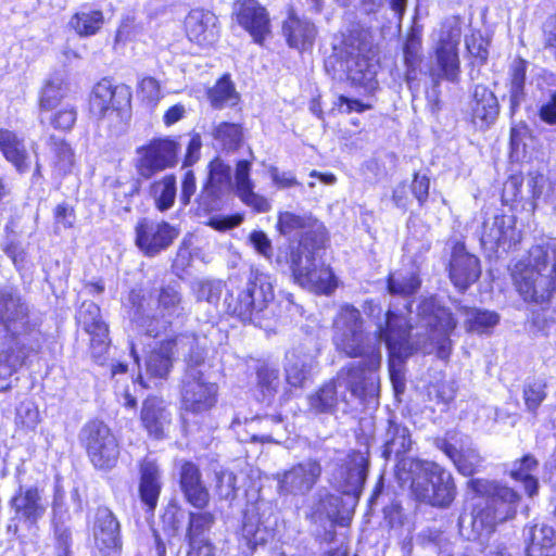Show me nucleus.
<instances>
[{"mask_svg": "<svg viewBox=\"0 0 556 556\" xmlns=\"http://www.w3.org/2000/svg\"><path fill=\"white\" fill-rule=\"evenodd\" d=\"M418 316L420 323L418 328L426 329L427 339L422 342L418 340L416 350H421L426 354L437 352L438 357L446 358L451 350L448 337L456 321L433 298L421 302ZM333 342L337 349L351 357H366V361L355 363L366 371H368L370 350L375 348L381 356L380 344L384 341L389 350V371L394 391L396 394L404 391L402 363L415 350L404 317L389 311L386 328L378 326L377 334L368 337L364 333L359 311L346 304L340 308L333 321Z\"/></svg>", "mask_w": 556, "mask_h": 556, "instance_id": "f257e3e1", "label": "nucleus"}, {"mask_svg": "<svg viewBox=\"0 0 556 556\" xmlns=\"http://www.w3.org/2000/svg\"><path fill=\"white\" fill-rule=\"evenodd\" d=\"M467 485L471 493V513L459 518L463 535L469 540L480 539L492 533L498 523L515 518L521 501L516 490L485 479H471Z\"/></svg>", "mask_w": 556, "mask_h": 556, "instance_id": "f03ea898", "label": "nucleus"}, {"mask_svg": "<svg viewBox=\"0 0 556 556\" xmlns=\"http://www.w3.org/2000/svg\"><path fill=\"white\" fill-rule=\"evenodd\" d=\"M511 278L526 302L545 303L556 291V240H542L513 268Z\"/></svg>", "mask_w": 556, "mask_h": 556, "instance_id": "7ed1b4c3", "label": "nucleus"}, {"mask_svg": "<svg viewBox=\"0 0 556 556\" xmlns=\"http://www.w3.org/2000/svg\"><path fill=\"white\" fill-rule=\"evenodd\" d=\"M28 306L16 289L0 287V378L11 377L23 364L25 352L20 337L26 332Z\"/></svg>", "mask_w": 556, "mask_h": 556, "instance_id": "20e7f679", "label": "nucleus"}, {"mask_svg": "<svg viewBox=\"0 0 556 556\" xmlns=\"http://www.w3.org/2000/svg\"><path fill=\"white\" fill-rule=\"evenodd\" d=\"M380 367V355L375 348L369 353L368 371L355 363L343 368L337 379L325 384L316 394L309 397L312 408L317 412H327L332 408L338 399L345 400V391L353 396L365 399L378 394L379 379L376 374Z\"/></svg>", "mask_w": 556, "mask_h": 556, "instance_id": "39448f33", "label": "nucleus"}, {"mask_svg": "<svg viewBox=\"0 0 556 556\" xmlns=\"http://www.w3.org/2000/svg\"><path fill=\"white\" fill-rule=\"evenodd\" d=\"M399 478L406 482L416 498L432 506L446 507L455 497L452 475L441 466L419 459H403L399 465Z\"/></svg>", "mask_w": 556, "mask_h": 556, "instance_id": "423d86ee", "label": "nucleus"}, {"mask_svg": "<svg viewBox=\"0 0 556 556\" xmlns=\"http://www.w3.org/2000/svg\"><path fill=\"white\" fill-rule=\"evenodd\" d=\"M130 102L131 91L127 86L102 78L91 89L89 111L108 126L121 128L129 117Z\"/></svg>", "mask_w": 556, "mask_h": 556, "instance_id": "0eeeda50", "label": "nucleus"}, {"mask_svg": "<svg viewBox=\"0 0 556 556\" xmlns=\"http://www.w3.org/2000/svg\"><path fill=\"white\" fill-rule=\"evenodd\" d=\"M277 230L285 237L298 241V247H290L292 252L303 255L319 249L326 240V228L321 222L309 213L282 211L278 213Z\"/></svg>", "mask_w": 556, "mask_h": 556, "instance_id": "6e6552de", "label": "nucleus"}, {"mask_svg": "<svg viewBox=\"0 0 556 556\" xmlns=\"http://www.w3.org/2000/svg\"><path fill=\"white\" fill-rule=\"evenodd\" d=\"M314 251L303 255L292 252L287 263H290L293 278L301 287L315 293L330 294L338 286L337 279L330 267L316 263Z\"/></svg>", "mask_w": 556, "mask_h": 556, "instance_id": "1a4fd4ad", "label": "nucleus"}, {"mask_svg": "<svg viewBox=\"0 0 556 556\" xmlns=\"http://www.w3.org/2000/svg\"><path fill=\"white\" fill-rule=\"evenodd\" d=\"M218 395L216 383L207 381L195 368H189L182 381L181 408L184 418L188 415H203L211 410Z\"/></svg>", "mask_w": 556, "mask_h": 556, "instance_id": "9d476101", "label": "nucleus"}, {"mask_svg": "<svg viewBox=\"0 0 556 556\" xmlns=\"http://www.w3.org/2000/svg\"><path fill=\"white\" fill-rule=\"evenodd\" d=\"M88 456L96 468L110 469L115 466L119 447L115 435L101 421L88 424L81 434Z\"/></svg>", "mask_w": 556, "mask_h": 556, "instance_id": "9b49d317", "label": "nucleus"}, {"mask_svg": "<svg viewBox=\"0 0 556 556\" xmlns=\"http://www.w3.org/2000/svg\"><path fill=\"white\" fill-rule=\"evenodd\" d=\"M521 241V231L516 228L513 215L495 214L482 226L481 244L492 252H508Z\"/></svg>", "mask_w": 556, "mask_h": 556, "instance_id": "f8f14e48", "label": "nucleus"}, {"mask_svg": "<svg viewBox=\"0 0 556 556\" xmlns=\"http://www.w3.org/2000/svg\"><path fill=\"white\" fill-rule=\"evenodd\" d=\"M179 144L169 138L156 139L138 150L137 168L144 178L154 173L174 167L178 161Z\"/></svg>", "mask_w": 556, "mask_h": 556, "instance_id": "ddd939ff", "label": "nucleus"}, {"mask_svg": "<svg viewBox=\"0 0 556 556\" xmlns=\"http://www.w3.org/2000/svg\"><path fill=\"white\" fill-rule=\"evenodd\" d=\"M321 473L316 460H305L276 475L278 492L281 495H304L313 489Z\"/></svg>", "mask_w": 556, "mask_h": 556, "instance_id": "4468645a", "label": "nucleus"}, {"mask_svg": "<svg viewBox=\"0 0 556 556\" xmlns=\"http://www.w3.org/2000/svg\"><path fill=\"white\" fill-rule=\"evenodd\" d=\"M277 518L269 503L260 501L247 509L243 521V536L251 546L266 543L274 535Z\"/></svg>", "mask_w": 556, "mask_h": 556, "instance_id": "2eb2a0df", "label": "nucleus"}, {"mask_svg": "<svg viewBox=\"0 0 556 556\" xmlns=\"http://www.w3.org/2000/svg\"><path fill=\"white\" fill-rule=\"evenodd\" d=\"M93 547L100 556H121L119 522L108 508H99L92 527Z\"/></svg>", "mask_w": 556, "mask_h": 556, "instance_id": "dca6fc26", "label": "nucleus"}, {"mask_svg": "<svg viewBox=\"0 0 556 556\" xmlns=\"http://www.w3.org/2000/svg\"><path fill=\"white\" fill-rule=\"evenodd\" d=\"M236 22L247 30L256 43H262L270 31L266 9L256 0H239L232 11Z\"/></svg>", "mask_w": 556, "mask_h": 556, "instance_id": "f3484780", "label": "nucleus"}, {"mask_svg": "<svg viewBox=\"0 0 556 556\" xmlns=\"http://www.w3.org/2000/svg\"><path fill=\"white\" fill-rule=\"evenodd\" d=\"M184 25L188 39L200 47H211L219 37L218 17L210 10H191Z\"/></svg>", "mask_w": 556, "mask_h": 556, "instance_id": "a211bd4d", "label": "nucleus"}, {"mask_svg": "<svg viewBox=\"0 0 556 556\" xmlns=\"http://www.w3.org/2000/svg\"><path fill=\"white\" fill-rule=\"evenodd\" d=\"M274 299L270 277L258 270L252 271L245 289L239 295V315L262 311Z\"/></svg>", "mask_w": 556, "mask_h": 556, "instance_id": "6ab92c4d", "label": "nucleus"}, {"mask_svg": "<svg viewBox=\"0 0 556 556\" xmlns=\"http://www.w3.org/2000/svg\"><path fill=\"white\" fill-rule=\"evenodd\" d=\"M77 323L90 334L92 356L101 361L109 349V330L102 321L99 307L92 303H84L78 311Z\"/></svg>", "mask_w": 556, "mask_h": 556, "instance_id": "aec40b11", "label": "nucleus"}, {"mask_svg": "<svg viewBox=\"0 0 556 556\" xmlns=\"http://www.w3.org/2000/svg\"><path fill=\"white\" fill-rule=\"evenodd\" d=\"M136 243L147 255H154L167 248L178 236V230L167 223L142 219L136 227Z\"/></svg>", "mask_w": 556, "mask_h": 556, "instance_id": "412c9836", "label": "nucleus"}, {"mask_svg": "<svg viewBox=\"0 0 556 556\" xmlns=\"http://www.w3.org/2000/svg\"><path fill=\"white\" fill-rule=\"evenodd\" d=\"M191 341L192 339L188 337H177L155 343L146 358V371L149 378L165 379L180 345Z\"/></svg>", "mask_w": 556, "mask_h": 556, "instance_id": "4be33fe9", "label": "nucleus"}, {"mask_svg": "<svg viewBox=\"0 0 556 556\" xmlns=\"http://www.w3.org/2000/svg\"><path fill=\"white\" fill-rule=\"evenodd\" d=\"M479 260L468 253L463 243H456L452 251L450 277L459 290H465L480 276Z\"/></svg>", "mask_w": 556, "mask_h": 556, "instance_id": "5701e85b", "label": "nucleus"}, {"mask_svg": "<svg viewBox=\"0 0 556 556\" xmlns=\"http://www.w3.org/2000/svg\"><path fill=\"white\" fill-rule=\"evenodd\" d=\"M250 169L248 161L237 163L233 181L236 194L255 213H266L271 208L270 201L254 191L255 185L250 177Z\"/></svg>", "mask_w": 556, "mask_h": 556, "instance_id": "b1692460", "label": "nucleus"}, {"mask_svg": "<svg viewBox=\"0 0 556 556\" xmlns=\"http://www.w3.org/2000/svg\"><path fill=\"white\" fill-rule=\"evenodd\" d=\"M527 556H556V531L544 522H531L523 528Z\"/></svg>", "mask_w": 556, "mask_h": 556, "instance_id": "393cba45", "label": "nucleus"}, {"mask_svg": "<svg viewBox=\"0 0 556 556\" xmlns=\"http://www.w3.org/2000/svg\"><path fill=\"white\" fill-rule=\"evenodd\" d=\"M460 40V31L457 28H451L442 31L439 37L438 47L435 49L437 64L443 77L453 80L456 78L459 60L457 47Z\"/></svg>", "mask_w": 556, "mask_h": 556, "instance_id": "a878e982", "label": "nucleus"}, {"mask_svg": "<svg viewBox=\"0 0 556 556\" xmlns=\"http://www.w3.org/2000/svg\"><path fill=\"white\" fill-rule=\"evenodd\" d=\"M232 188L230 167L220 159L213 160L208 165V178L201 193L202 200L208 201L207 206L213 208L215 202Z\"/></svg>", "mask_w": 556, "mask_h": 556, "instance_id": "bb28decb", "label": "nucleus"}, {"mask_svg": "<svg viewBox=\"0 0 556 556\" xmlns=\"http://www.w3.org/2000/svg\"><path fill=\"white\" fill-rule=\"evenodd\" d=\"M213 521V516L210 513L190 514L188 556H214L212 545L204 539V533L210 530Z\"/></svg>", "mask_w": 556, "mask_h": 556, "instance_id": "cd10ccee", "label": "nucleus"}, {"mask_svg": "<svg viewBox=\"0 0 556 556\" xmlns=\"http://www.w3.org/2000/svg\"><path fill=\"white\" fill-rule=\"evenodd\" d=\"M341 70L346 72L348 77L357 85L371 87L377 74V62L368 55L350 52L345 60L340 63Z\"/></svg>", "mask_w": 556, "mask_h": 556, "instance_id": "c85d7f7f", "label": "nucleus"}, {"mask_svg": "<svg viewBox=\"0 0 556 556\" xmlns=\"http://www.w3.org/2000/svg\"><path fill=\"white\" fill-rule=\"evenodd\" d=\"M0 152L18 172H26L30 159L24 139L12 130L0 128Z\"/></svg>", "mask_w": 556, "mask_h": 556, "instance_id": "c756f323", "label": "nucleus"}, {"mask_svg": "<svg viewBox=\"0 0 556 556\" xmlns=\"http://www.w3.org/2000/svg\"><path fill=\"white\" fill-rule=\"evenodd\" d=\"M315 352L304 351L303 348H294L286 355L287 381L293 387H301L307 379L313 367Z\"/></svg>", "mask_w": 556, "mask_h": 556, "instance_id": "7c9ffc66", "label": "nucleus"}, {"mask_svg": "<svg viewBox=\"0 0 556 556\" xmlns=\"http://www.w3.org/2000/svg\"><path fill=\"white\" fill-rule=\"evenodd\" d=\"M283 34L290 47L305 50L312 47L316 29L311 22L300 18L291 11L283 24Z\"/></svg>", "mask_w": 556, "mask_h": 556, "instance_id": "2f4dec72", "label": "nucleus"}, {"mask_svg": "<svg viewBox=\"0 0 556 556\" xmlns=\"http://www.w3.org/2000/svg\"><path fill=\"white\" fill-rule=\"evenodd\" d=\"M180 485L187 501L198 508H203L208 502V492L201 482L199 469L191 463L181 467Z\"/></svg>", "mask_w": 556, "mask_h": 556, "instance_id": "473e14b6", "label": "nucleus"}, {"mask_svg": "<svg viewBox=\"0 0 556 556\" xmlns=\"http://www.w3.org/2000/svg\"><path fill=\"white\" fill-rule=\"evenodd\" d=\"M498 114L497 99L492 91L477 87L472 102V122L480 128L490 126Z\"/></svg>", "mask_w": 556, "mask_h": 556, "instance_id": "72a5a7b5", "label": "nucleus"}, {"mask_svg": "<svg viewBox=\"0 0 556 556\" xmlns=\"http://www.w3.org/2000/svg\"><path fill=\"white\" fill-rule=\"evenodd\" d=\"M539 466L538 460L532 455H525L520 459L513 462L506 469L507 475L523 485L528 496L532 497L538 493L539 482L534 472Z\"/></svg>", "mask_w": 556, "mask_h": 556, "instance_id": "f704fd0d", "label": "nucleus"}, {"mask_svg": "<svg viewBox=\"0 0 556 556\" xmlns=\"http://www.w3.org/2000/svg\"><path fill=\"white\" fill-rule=\"evenodd\" d=\"M168 421V414L163 401L157 397H149L143 402L141 422L150 435L161 438Z\"/></svg>", "mask_w": 556, "mask_h": 556, "instance_id": "c9c22d12", "label": "nucleus"}, {"mask_svg": "<svg viewBox=\"0 0 556 556\" xmlns=\"http://www.w3.org/2000/svg\"><path fill=\"white\" fill-rule=\"evenodd\" d=\"M140 496L150 510L156 506L161 491L160 470L151 459H144L140 468Z\"/></svg>", "mask_w": 556, "mask_h": 556, "instance_id": "e433bc0d", "label": "nucleus"}, {"mask_svg": "<svg viewBox=\"0 0 556 556\" xmlns=\"http://www.w3.org/2000/svg\"><path fill=\"white\" fill-rule=\"evenodd\" d=\"M13 505L17 513L22 514L27 520L35 522L43 515L46 505L36 488L21 490L14 496Z\"/></svg>", "mask_w": 556, "mask_h": 556, "instance_id": "4c0bfd02", "label": "nucleus"}, {"mask_svg": "<svg viewBox=\"0 0 556 556\" xmlns=\"http://www.w3.org/2000/svg\"><path fill=\"white\" fill-rule=\"evenodd\" d=\"M459 312L466 329L470 332L488 333L500 321L498 314L493 311L463 307Z\"/></svg>", "mask_w": 556, "mask_h": 556, "instance_id": "58836bf2", "label": "nucleus"}, {"mask_svg": "<svg viewBox=\"0 0 556 556\" xmlns=\"http://www.w3.org/2000/svg\"><path fill=\"white\" fill-rule=\"evenodd\" d=\"M444 453L453 460L458 471L464 476H471L477 472L483 463L482 457L475 448L467 447L460 451L447 444Z\"/></svg>", "mask_w": 556, "mask_h": 556, "instance_id": "ea45409f", "label": "nucleus"}, {"mask_svg": "<svg viewBox=\"0 0 556 556\" xmlns=\"http://www.w3.org/2000/svg\"><path fill=\"white\" fill-rule=\"evenodd\" d=\"M104 24V16L101 10L83 7L74 16L72 21V28L79 36L96 35Z\"/></svg>", "mask_w": 556, "mask_h": 556, "instance_id": "a19ab883", "label": "nucleus"}, {"mask_svg": "<svg viewBox=\"0 0 556 556\" xmlns=\"http://www.w3.org/2000/svg\"><path fill=\"white\" fill-rule=\"evenodd\" d=\"M67 93V76L66 73H54L45 86L40 106L43 110H53Z\"/></svg>", "mask_w": 556, "mask_h": 556, "instance_id": "79ce46f5", "label": "nucleus"}, {"mask_svg": "<svg viewBox=\"0 0 556 556\" xmlns=\"http://www.w3.org/2000/svg\"><path fill=\"white\" fill-rule=\"evenodd\" d=\"M151 194L159 211L164 212L174 205L176 198V178L166 175L151 186Z\"/></svg>", "mask_w": 556, "mask_h": 556, "instance_id": "37998d69", "label": "nucleus"}, {"mask_svg": "<svg viewBox=\"0 0 556 556\" xmlns=\"http://www.w3.org/2000/svg\"><path fill=\"white\" fill-rule=\"evenodd\" d=\"M420 287V280L414 269H401L390 275L388 288L392 294L408 296Z\"/></svg>", "mask_w": 556, "mask_h": 556, "instance_id": "c03bdc74", "label": "nucleus"}, {"mask_svg": "<svg viewBox=\"0 0 556 556\" xmlns=\"http://www.w3.org/2000/svg\"><path fill=\"white\" fill-rule=\"evenodd\" d=\"M207 96L212 106L216 109L235 105L239 100V94L228 75L218 79L215 86L208 90Z\"/></svg>", "mask_w": 556, "mask_h": 556, "instance_id": "a18cd8bd", "label": "nucleus"}, {"mask_svg": "<svg viewBox=\"0 0 556 556\" xmlns=\"http://www.w3.org/2000/svg\"><path fill=\"white\" fill-rule=\"evenodd\" d=\"M527 185L532 193L533 201L542 200L556 206V185L540 172H531Z\"/></svg>", "mask_w": 556, "mask_h": 556, "instance_id": "49530a36", "label": "nucleus"}, {"mask_svg": "<svg viewBox=\"0 0 556 556\" xmlns=\"http://www.w3.org/2000/svg\"><path fill=\"white\" fill-rule=\"evenodd\" d=\"M61 500L63 501V495H55L54 503H53V525L55 530V535L59 541V545L61 548L60 556H67L68 555V542H67V533L66 528H64V514L65 510L62 509L63 503H61Z\"/></svg>", "mask_w": 556, "mask_h": 556, "instance_id": "de8ad7c7", "label": "nucleus"}, {"mask_svg": "<svg viewBox=\"0 0 556 556\" xmlns=\"http://www.w3.org/2000/svg\"><path fill=\"white\" fill-rule=\"evenodd\" d=\"M532 141L529 130L525 125L514 126L510 131L511 156L517 161L527 156V148Z\"/></svg>", "mask_w": 556, "mask_h": 556, "instance_id": "09e8293b", "label": "nucleus"}, {"mask_svg": "<svg viewBox=\"0 0 556 556\" xmlns=\"http://www.w3.org/2000/svg\"><path fill=\"white\" fill-rule=\"evenodd\" d=\"M241 128L237 124L222 123L214 131V138L227 149L236 148L241 140Z\"/></svg>", "mask_w": 556, "mask_h": 556, "instance_id": "8fccbe9b", "label": "nucleus"}, {"mask_svg": "<svg viewBox=\"0 0 556 556\" xmlns=\"http://www.w3.org/2000/svg\"><path fill=\"white\" fill-rule=\"evenodd\" d=\"M384 514L391 529L394 530L399 536L408 535L412 532V526L405 519L402 508L399 505H390L386 508Z\"/></svg>", "mask_w": 556, "mask_h": 556, "instance_id": "3c124183", "label": "nucleus"}, {"mask_svg": "<svg viewBox=\"0 0 556 556\" xmlns=\"http://www.w3.org/2000/svg\"><path fill=\"white\" fill-rule=\"evenodd\" d=\"M546 384L543 380L527 382L523 389V399L530 410H535L546 396Z\"/></svg>", "mask_w": 556, "mask_h": 556, "instance_id": "603ef678", "label": "nucleus"}, {"mask_svg": "<svg viewBox=\"0 0 556 556\" xmlns=\"http://www.w3.org/2000/svg\"><path fill=\"white\" fill-rule=\"evenodd\" d=\"M365 480L364 473V458L361 455H356L353 460V466L348 471L346 485L343 490L344 493H351L362 486Z\"/></svg>", "mask_w": 556, "mask_h": 556, "instance_id": "864d4df0", "label": "nucleus"}, {"mask_svg": "<svg viewBox=\"0 0 556 556\" xmlns=\"http://www.w3.org/2000/svg\"><path fill=\"white\" fill-rule=\"evenodd\" d=\"M469 54L477 63H483L488 59L489 42L481 34H471L466 40Z\"/></svg>", "mask_w": 556, "mask_h": 556, "instance_id": "5fc2aeb1", "label": "nucleus"}, {"mask_svg": "<svg viewBox=\"0 0 556 556\" xmlns=\"http://www.w3.org/2000/svg\"><path fill=\"white\" fill-rule=\"evenodd\" d=\"M394 437L387 443V453L401 454L410 447L408 430L404 427H394Z\"/></svg>", "mask_w": 556, "mask_h": 556, "instance_id": "6e6d98bb", "label": "nucleus"}, {"mask_svg": "<svg viewBox=\"0 0 556 556\" xmlns=\"http://www.w3.org/2000/svg\"><path fill=\"white\" fill-rule=\"evenodd\" d=\"M338 498L334 496H327L316 510H313L309 517L314 521H321L324 518L329 519L330 521L334 520L336 517V507H337Z\"/></svg>", "mask_w": 556, "mask_h": 556, "instance_id": "4d7b16f0", "label": "nucleus"}, {"mask_svg": "<svg viewBox=\"0 0 556 556\" xmlns=\"http://www.w3.org/2000/svg\"><path fill=\"white\" fill-rule=\"evenodd\" d=\"M257 376L265 395H270L279 383L278 371L274 368L263 367L258 370Z\"/></svg>", "mask_w": 556, "mask_h": 556, "instance_id": "13d9d810", "label": "nucleus"}, {"mask_svg": "<svg viewBox=\"0 0 556 556\" xmlns=\"http://www.w3.org/2000/svg\"><path fill=\"white\" fill-rule=\"evenodd\" d=\"M137 33L135 18L128 15L122 20L121 25L117 28L115 43L118 45L130 41L136 37Z\"/></svg>", "mask_w": 556, "mask_h": 556, "instance_id": "bf43d9fd", "label": "nucleus"}, {"mask_svg": "<svg viewBox=\"0 0 556 556\" xmlns=\"http://www.w3.org/2000/svg\"><path fill=\"white\" fill-rule=\"evenodd\" d=\"M139 94L148 102H156L161 97L160 84L152 77H144L139 83Z\"/></svg>", "mask_w": 556, "mask_h": 556, "instance_id": "052dcab7", "label": "nucleus"}, {"mask_svg": "<svg viewBox=\"0 0 556 556\" xmlns=\"http://www.w3.org/2000/svg\"><path fill=\"white\" fill-rule=\"evenodd\" d=\"M249 240L257 253L267 260L271 257V241L265 232L254 230L251 232Z\"/></svg>", "mask_w": 556, "mask_h": 556, "instance_id": "680f3d73", "label": "nucleus"}, {"mask_svg": "<svg viewBox=\"0 0 556 556\" xmlns=\"http://www.w3.org/2000/svg\"><path fill=\"white\" fill-rule=\"evenodd\" d=\"M159 303L162 309L167 311V316L172 317L176 313L179 303L178 292L172 287L163 289Z\"/></svg>", "mask_w": 556, "mask_h": 556, "instance_id": "e2e57ef3", "label": "nucleus"}, {"mask_svg": "<svg viewBox=\"0 0 556 556\" xmlns=\"http://www.w3.org/2000/svg\"><path fill=\"white\" fill-rule=\"evenodd\" d=\"M242 220H243V217L240 214H236V215H231V216L217 215V216L211 217L208 219L207 225L216 230L223 231V230H228L233 227H237L238 225L241 224Z\"/></svg>", "mask_w": 556, "mask_h": 556, "instance_id": "0e129e2a", "label": "nucleus"}, {"mask_svg": "<svg viewBox=\"0 0 556 556\" xmlns=\"http://www.w3.org/2000/svg\"><path fill=\"white\" fill-rule=\"evenodd\" d=\"M217 488L220 496H232L236 490V476L231 471H222L217 477Z\"/></svg>", "mask_w": 556, "mask_h": 556, "instance_id": "69168bd1", "label": "nucleus"}, {"mask_svg": "<svg viewBox=\"0 0 556 556\" xmlns=\"http://www.w3.org/2000/svg\"><path fill=\"white\" fill-rule=\"evenodd\" d=\"M268 173L273 182L280 189L298 185V181L291 172H280L276 166H269Z\"/></svg>", "mask_w": 556, "mask_h": 556, "instance_id": "338daca9", "label": "nucleus"}, {"mask_svg": "<svg viewBox=\"0 0 556 556\" xmlns=\"http://www.w3.org/2000/svg\"><path fill=\"white\" fill-rule=\"evenodd\" d=\"M17 418L27 428H35L39 422V412L31 404H22L17 408Z\"/></svg>", "mask_w": 556, "mask_h": 556, "instance_id": "774afa93", "label": "nucleus"}]
</instances>
